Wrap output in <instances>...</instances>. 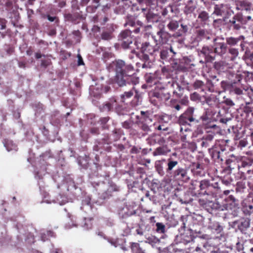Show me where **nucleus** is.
<instances>
[{"mask_svg":"<svg viewBox=\"0 0 253 253\" xmlns=\"http://www.w3.org/2000/svg\"><path fill=\"white\" fill-rule=\"evenodd\" d=\"M119 40L121 42V45L124 48L126 49L130 47V44H132L133 41L131 36L130 30L122 32L119 37Z\"/></svg>","mask_w":253,"mask_h":253,"instance_id":"1","label":"nucleus"},{"mask_svg":"<svg viewBox=\"0 0 253 253\" xmlns=\"http://www.w3.org/2000/svg\"><path fill=\"white\" fill-rule=\"evenodd\" d=\"M140 120L137 123L138 126L144 131L148 132L152 125V120L148 117H140Z\"/></svg>","mask_w":253,"mask_h":253,"instance_id":"2","label":"nucleus"},{"mask_svg":"<svg viewBox=\"0 0 253 253\" xmlns=\"http://www.w3.org/2000/svg\"><path fill=\"white\" fill-rule=\"evenodd\" d=\"M126 64L122 60H117L113 62L109 66V69L115 67L116 74L126 73L125 68Z\"/></svg>","mask_w":253,"mask_h":253,"instance_id":"3","label":"nucleus"},{"mask_svg":"<svg viewBox=\"0 0 253 253\" xmlns=\"http://www.w3.org/2000/svg\"><path fill=\"white\" fill-rule=\"evenodd\" d=\"M229 22L231 24V26L233 27V29L236 30H240L244 24L243 16L239 14L235 15Z\"/></svg>","mask_w":253,"mask_h":253,"instance_id":"4","label":"nucleus"},{"mask_svg":"<svg viewBox=\"0 0 253 253\" xmlns=\"http://www.w3.org/2000/svg\"><path fill=\"white\" fill-rule=\"evenodd\" d=\"M240 8L239 9L244 11V14H250V15H247L246 18L248 20H250L253 17V8L252 7L251 4L247 2H241L240 5Z\"/></svg>","mask_w":253,"mask_h":253,"instance_id":"5","label":"nucleus"},{"mask_svg":"<svg viewBox=\"0 0 253 253\" xmlns=\"http://www.w3.org/2000/svg\"><path fill=\"white\" fill-rule=\"evenodd\" d=\"M216 39L213 40L214 42V52L219 55H223L226 53L227 45L224 42H216Z\"/></svg>","mask_w":253,"mask_h":253,"instance_id":"6","label":"nucleus"},{"mask_svg":"<svg viewBox=\"0 0 253 253\" xmlns=\"http://www.w3.org/2000/svg\"><path fill=\"white\" fill-rule=\"evenodd\" d=\"M126 73L116 74L115 81L120 86H123L126 84L127 82Z\"/></svg>","mask_w":253,"mask_h":253,"instance_id":"7","label":"nucleus"},{"mask_svg":"<svg viewBox=\"0 0 253 253\" xmlns=\"http://www.w3.org/2000/svg\"><path fill=\"white\" fill-rule=\"evenodd\" d=\"M141 50L143 53L152 54L157 50V48L150 45L149 42H145L142 44Z\"/></svg>","mask_w":253,"mask_h":253,"instance_id":"8","label":"nucleus"},{"mask_svg":"<svg viewBox=\"0 0 253 253\" xmlns=\"http://www.w3.org/2000/svg\"><path fill=\"white\" fill-rule=\"evenodd\" d=\"M175 178L182 181L186 180L187 176L185 170L183 169H179L175 171Z\"/></svg>","mask_w":253,"mask_h":253,"instance_id":"9","label":"nucleus"},{"mask_svg":"<svg viewBox=\"0 0 253 253\" xmlns=\"http://www.w3.org/2000/svg\"><path fill=\"white\" fill-rule=\"evenodd\" d=\"M243 39V36H240L237 38L231 37L227 38L226 39V41L228 44L231 46H234L236 45L240 41Z\"/></svg>","mask_w":253,"mask_h":253,"instance_id":"10","label":"nucleus"},{"mask_svg":"<svg viewBox=\"0 0 253 253\" xmlns=\"http://www.w3.org/2000/svg\"><path fill=\"white\" fill-rule=\"evenodd\" d=\"M101 86L100 85L96 84V86L91 85L89 87L90 94L94 96H97L101 92Z\"/></svg>","mask_w":253,"mask_h":253,"instance_id":"11","label":"nucleus"},{"mask_svg":"<svg viewBox=\"0 0 253 253\" xmlns=\"http://www.w3.org/2000/svg\"><path fill=\"white\" fill-rule=\"evenodd\" d=\"M213 138V135L211 134H209L207 135L205 137H203L201 143L202 147L206 148L209 146L210 143L212 141Z\"/></svg>","mask_w":253,"mask_h":253,"instance_id":"12","label":"nucleus"},{"mask_svg":"<svg viewBox=\"0 0 253 253\" xmlns=\"http://www.w3.org/2000/svg\"><path fill=\"white\" fill-rule=\"evenodd\" d=\"M3 143L4 147L8 151H10L12 150H17L16 145L14 144L11 140H4Z\"/></svg>","mask_w":253,"mask_h":253,"instance_id":"13","label":"nucleus"},{"mask_svg":"<svg viewBox=\"0 0 253 253\" xmlns=\"http://www.w3.org/2000/svg\"><path fill=\"white\" fill-rule=\"evenodd\" d=\"M194 120L193 117L186 118L185 115H182L180 116L178 122L179 125H184L188 123V121L191 122Z\"/></svg>","mask_w":253,"mask_h":253,"instance_id":"14","label":"nucleus"},{"mask_svg":"<svg viewBox=\"0 0 253 253\" xmlns=\"http://www.w3.org/2000/svg\"><path fill=\"white\" fill-rule=\"evenodd\" d=\"M131 249L134 253H145V251L137 243H132Z\"/></svg>","mask_w":253,"mask_h":253,"instance_id":"15","label":"nucleus"},{"mask_svg":"<svg viewBox=\"0 0 253 253\" xmlns=\"http://www.w3.org/2000/svg\"><path fill=\"white\" fill-rule=\"evenodd\" d=\"M139 82L138 78L133 75H130L129 76H127V83L128 84H136Z\"/></svg>","mask_w":253,"mask_h":253,"instance_id":"16","label":"nucleus"},{"mask_svg":"<svg viewBox=\"0 0 253 253\" xmlns=\"http://www.w3.org/2000/svg\"><path fill=\"white\" fill-rule=\"evenodd\" d=\"M241 230L247 229L250 226V221L248 219H243L241 220L239 225Z\"/></svg>","mask_w":253,"mask_h":253,"instance_id":"17","label":"nucleus"},{"mask_svg":"<svg viewBox=\"0 0 253 253\" xmlns=\"http://www.w3.org/2000/svg\"><path fill=\"white\" fill-rule=\"evenodd\" d=\"M167 152L166 148L164 147L157 148L153 153L154 156L164 155Z\"/></svg>","mask_w":253,"mask_h":253,"instance_id":"18","label":"nucleus"},{"mask_svg":"<svg viewBox=\"0 0 253 253\" xmlns=\"http://www.w3.org/2000/svg\"><path fill=\"white\" fill-rule=\"evenodd\" d=\"M125 69L126 72L127 76H130V75L133 74V72H134V69L133 66L131 64L126 65Z\"/></svg>","mask_w":253,"mask_h":253,"instance_id":"19","label":"nucleus"},{"mask_svg":"<svg viewBox=\"0 0 253 253\" xmlns=\"http://www.w3.org/2000/svg\"><path fill=\"white\" fill-rule=\"evenodd\" d=\"M52 236L53 233L50 231H46V233L42 232L41 234V239L42 241L44 242L48 239V238H47V237H49Z\"/></svg>","mask_w":253,"mask_h":253,"instance_id":"20","label":"nucleus"},{"mask_svg":"<svg viewBox=\"0 0 253 253\" xmlns=\"http://www.w3.org/2000/svg\"><path fill=\"white\" fill-rule=\"evenodd\" d=\"M136 25L139 27H142L143 26V23L140 21H137L136 23L135 21L129 20L126 23V25H129L131 27H135Z\"/></svg>","mask_w":253,"mask_h":253,"instance_id":"21","label":"nucleus"},{"mask_svg":"<svg viewBox=\"0 0 253 253\" xmlns=\"http://www.w3.org/2000/svg\"><path fill=\"white\" fill-rule=\"evenodd\" d=\"M157 231L161 233H163L165 232V226L161 223H157Z\"/></svg>","mask_w":253,"mask_h":253,"instance_id":"22","label":"nucleus"},{"mask_svg":"<svg viewBox=\"0 0 253 253\" xmlns=\"http://www.w3.org/2000/svg\"><path fill=\"white\" fill-rule=\"evenodd\" d=\"M133 94V93L131 90L128 91V92H125L124 94H122L121 95L122 101L125 102L124 99L125 98H128L130 97L131 96H132Z\"/></svg>","mask_w":253,"mask_h":253,"instance_id":"23","label":"nucleus"},{"mask_svg":"<svg viewBox=\"0 0 253 253\" xmlns=\"http://www.w3.org/2000/svg\"><path fill=\"white\" fill-rule=\"evenodd\" d=\"M198 18L203 21H206L209 18L208 14L206 11H202L199 14Z\"/></svg>","mask_w":253,"mask_h":253,"instance_id":"24","label":"nucleus"},{"mask_svg":"<svg viewBox=\"0 0 253 253\" xmlns=\"http://www.w3.org/2000/svg\"><path fill=\"white\" fill-rule=\"evenodd\" d=\"M155 15L151 11H149L146 15V18L148 22H151Z\"/></svg>","mask_w":253,"mask_h":253,"instance_id":"25","label":"nucleus"},{"mask_svg":"<svg viewBox=\"0 0 253 253\" xmlns=\"http://www.w3.org/2000/svg\"><path fill=\"white\" fill-rule=\"evenodd\" d=\"M201 52L202 53L207 56L211 52V49H210L208 46H205L203 47Z\"/></svg>","mask_w":253,"mask_h":253,"instance_id":"26","label":"nucleus"},{"mask_svg":"<svg viewBox=\"0 0 253 253\" xmlns=\"http://www.w3.org/2000/svg\"><path fill=\"white\" fill-rule=\"evenodd\" d=\"M115 103H116L115 100L114 101V103H113L112 104H111L110 103H107L104 107V109H106L108 111H109L112 108H113L114 107L116 108V104H115Z\"/></svg>","mask_w":253,"mask_h":253,"instance_id":"27","label":"nucleus"},{"mask_svg":"<svg viewBox=\"0 0 253 253\" xmlns=\"http://www.w3.org/2000/svg\"><path fill=\"white\" fill-rule=\"evenodd\" d=\"M229 52L230 54L233 55L234 57H237L239 53L238 49L234 48H230L229 49Z\"/></svg>","mask_w":253,"mask_h":253,"instance_id":"28","label":"nucleus"},{"mask_svg":"<svg viewBox=\"0 0 253 253\" xmlns=\"http://www.w3.org/2000/svg\"><path fill=\"white\" fill-rule=\"evenodd\" d=\"M101 38L103 40H108L111 39V35L109 33L105 32L101 35Z\"/></svg>","mask_w":253,"mask_h":253,"instance_id":"29","label":"nucleus"},{"mask_svg":"<svg viewBox=\"0 0 253 253\" xmlns=\"http://www.w3.org/2000/svg\"><path fill=\"white\" fill-rule=\"evenodd\" d=\"M213 14H215L217 16H219V15H221V11L219 9V8L218 7V6L217 5H215L214 7V11Z\"/></svg>","mask_w":253,"mask_h":253,"instance_id":"30","label":"nucleus"},{"mask_svg":"<svg viewBox=\"0 0 253 253\" xmlns=\"http://www.w3.org/2000/svg\"><path fill=\"white\" fill-rule=\"evenodd\" d=\"M203 82L201 81H197L194 83V86L196 88H200L203 85Z\"/></svg>","mask_w":253,"mask_h":253,"instance_id":"31","label":"nucleus"},{"mask_svg":"<svg viewBox=\"0 0 253 253\" xmlns=\"http://www.w3.org/2000/svg\"><path fill=\"white\" fill-rule=\"evenodd\" d=\"M77 57H78V65H84L83 60L82 59L81 55L80 54H78Z\"/></svg>","mask_w":253,"mask_h":253,"instance_id":"32","label":"nucleus"},{"mask_svg":"<svg viewBox=\"0 0 253 253\" xmlns=\"http://www.w3.org/2000/svg\"><path fill=\"white\" fill-rule=\"evenodd\" d=\"M188 100L187 98H184L181 99V100L180 102V104L182 105L183 106L187 105L188 103Z\"/></svg>","mask_w":253,"mask_h":253,"instance_id":"33","label":"nucleus"},{"mask_svg":"<svg viewBox=\"0 0 253 253\" xmlns=\"http://www.w3.org/2000/svg\"><path fill=\"white\" fill-rule=\"evenodd\" d=\"M214 226H215V228H214V229L216 231L217 233L221 231V227L218 224V223H216Z\"/></svg>","mask_w":253,"mask_h":253,"instance_id":"34","label":"nucleus"},{"mask_svg":"<svg viewBox=\"0 0 253 253\" xmlns=\"http://www.w3.org/2000/svg\"><path fill=\"white\" fill-rule=\"evenodd\" d=\"M234 92L238 95H241L243 94V90L239 88L236 87L234 88Z\"/></svg>","mask_w":253,"mask_h":253,"instance_id":"35","label":"nucleus"},{"mask_svg":"<svg viewBox=\"0 0 253 253\" xmlns=\"http://www.w3.org/2000/svg\"><path fill=\"white\" fill-rule=\"evenodd\" d=\"M225 103L227 105H229V106H233L235 105L234 103L233 102V101L230 99H227L226 100H225Z\"/></svg>","mask_w":253,"mask_h":253,"instance_id":"36","label":"nucleus"},{"mask_svg":"<svg viewBox=\"0 0 253 253\" xmlns=\"http://www.w3.org/2000/svg\"><path fill=\"white\" fill-rule=\"evenodd\" d=\"M176 190L179 191L178 189H177ZM180 193L179 194H177L176 192V189H175V194H174L175 196L177 197L178 196H180L181 195L185 194V192L182 190L181 186L180 187Z\"/></svg>","mask_w":253,"mask_h":253,"instance_id":"37","label":"nucleus"},{"mask_svg":"<svg viewBox=\"0 0 253 253\" xmlns=\"http://www.w3.org/2000/svg\"><path fill=\"white\" fill-rule=\"evenodd\" d=\"M181 29H182V30L180 33L177 34L178 36L181 35L183 33H184L187 31L186 27H183L182 25H181V28L179 30H181Z\"/></svg>","mask_w":253,"mask_h":253,"instance_id":"38","label":"nucleus"},{"mask_svg":"<svg viewBox=\"0 0 253 253\" xmlns=\"http://www.w3.org/2000/svg\"><path fill=\"white\" fill-rule=\"evenodd\" d=\"M118 189L115 185H111L110 187L108 189V191L110 192L113 191H117Z\"/></svg>","mask_w":253,"mask_h":253,"instance_id":"39","label":"nucleus"},{"mask_svg":"<svg viewBox=\"0 0 253 253\" xmlns=\"http://www.w3.org/2000/svg\"><path fill=\"white\" fill-rule=\"evenodd\" d=\"M168 169L169 170H171L174 167V162L171 161L168 164Z\"/></svg>","mask_w":253,"mask_h":253,"instance_id":"40","label":"nucleus"},{"mask_svg":"<svg viewBox=\"0 0 253 253\" xmlns=\"http://www.w3.org/2000/svg\"><path fill=\"white\" fill-rule=\"evenodd\" d=\"M49 62L48 60H45V61L42 60V65L43 66H46L49 64Z\"/></svg>","mask_w":253,"mask_h":253,"instance_id":"41","label":"nucleus"},{"mask_svg":"<svg viewBox=\"0 0 253 253\" xmlns=\"http://www.w3.org/2000/svg\"><path fill=\"white\" fill-rule=\"evenodd\" d=\"M183 106L182 105H181L180 104H177L175 106V109H176L177 110H179L181 109H182L183 108Z\"/></svg>","mask_w":253,"mask_h":253,"instance_id":"42","label":"nucleus"},{"mask_svg":"<svg viewBox=\"0 0 253 253\" xmlns=\"http://www.w3.org/2000/svg\"><path fill=\"white\" fill-rule=\"evenodd\" d=\"M143 59L147 61V60H149V56L148 55V53H143Z\"/></svg>","mask_w":253,"mask_h":253,"instance_id":"43","label":"nucleus"},{"mask_svg":"<svg viewBox=\"0 0 253 253\" xmlns=\"http://www.w3.org/2000/svg\"><path fill=\"white\" fill-rule=\"evenodd\" d=\"M47 19L49 21H51V22H53L54 21V20H55V17H52V16H50L49 15H48L47 16Z\"/></svg>","mask_w":253,"mask_h":253,"instance_id":"44","label":"nucleus"},{"mask_svg":"<svg viewBox=\"0 0 253 253\" xmlns=\"http://www.w3.org/2000/svg\"><path fill=\"white\" fill-rule=\"evenodd\" d=\"M140 27L136 28L133 31L135 33H138L140 32Z\"/></svg>","mask_w":253,"mask_h":253,"instance_id":"45","label":"nucleus"},{"mask_svg":"<svg viewBox=\"0 0 253 253\" xmlns=\"http://www.w3.org/2000/svg\"><path fill=\"white\" fill-rule=\"evenodd\" d=\"M93 2L96 4L94 6L97 8L99 6V0H93Z\"/></svg>","mask_w":253,"mask_h":253,"instance_id":"46","label":"nucleus"},{"mask_svg":"<svg viewBox=\"0 0 253 253\" xmlns=\"http://www.w3.org/2000/svg\"><path fill=\"white\" fill-rule=\"evenodd\" d=\"M89 1V0H82V2L83 4L85 5L88 3Z\"/></svg>","mask_w":253,"mask_h":253,"instance_id":"47","label":"nucleus"},{"mask_svg":"<svg viewBox=\"0 0 253 253\" xmlns=\"http://www.w3.org/2000/svg\"><path fill=\"white\" fill-rule=\"evenodd\" d=\"M157 35L158 36H159L160 38H162L163 32L162 31H159L157 32Z\"/></svg>","mask_w":253,"mask_h":253,"instance_id":"48","label":"nucleus"},{"mask_svg":"<svg viewBox=\"0 0 253 253\" xmlns=\"http://www.w3.org/2000/svg\"><path fill=\"white\" fill-rule=\"evenodd\" d=\"M42 56V55H41V53H37L36 54V57L37 58V59H39L40 58H41Z\"/></svg>","mask_w":253,"mask_h":253,"instance_id":"49","label":"nucleus"},{"mask_svg":"<svg viewBox=\"0 0 253 253\" xmlns=\"http://www.w3.org/2000/svg\"><path fill=\"white\" fill-rule=\"evenodd\" d=\"M177 200H179L181 203H186V201L184 200L183 201L181 198H178Z\"/></svg>","mask_w":253,"mask_h":253,"instance_id":"50","label":"nucleus"},{"mask_svg":"<svg viewBox=\"0 0 253 253\" xmlns=\"http://www.w3.org/2000/svg\"><path fill=\"white\" fill-rule=\"evenodd\" d=\"M188 111L189 112V113L192 114L194 112V108H190L188 109Z\"/></svg>","mask_w":253,"mask_h":253,"instance_id":"51","label":"nucleus"},{"mask_svg":"<svg viewBox=\"0 0 253 253\" xmlns=\"http://www.w3.org/2000/svg\"><path fill=\"white\" fill-rule=\"evenodd\" d=\"M207 181H202L201 182V187H202L204 184H207Z\"/></svg>","mask_w":253,"mask_h":253,"instance_id":"52","label":"nucleus"},{"mask_svg":"<svg viewBox=\"0 0 253 253\" xmlns=\"http://www.w3.org/2000/svg\"><path fill=\"white\" fill-rule=\"evenodd\" d=\"M5 28V25L3 24H2L1 25H0V30H3Z\"/></svg>","mask_w":253,"mask_h":253,"instance_id":"53","label":"nucleus"},{"mask_svg":"<svg viewBox=\"0 0 253 253\" xmlns=\"http://www.w3.org/2000/svg\"><path fill=\"white\" fill-rule=\"evenodd\" d=\"M161 55L162 56H166V51H163L161 52Z\"/></svg>","mask_w":253,"mask_h":253,"instance_id":"54","label":"nucleus"},{"mask_svg":"<svg viewBox=\"0 0 253 253\" xmlns=\"http://www.w3.org/2000/svg\"><path fill=\"white\" fill-rule=\"evenodd\" d=\"M140 113H141V115L142 116V117H146L145 115V114H146V112H144V111H141L140 112Z\"/></svg>","mask_w":253,"mask_h":253,"instance_id":"55","label":"nucleus"},{"mask_svg":"<svg viewBox=\"0 0 253 253\" xmlns=\"http://www.w3.org/2000/svg\"><path fill=\"white\" fill-rule=\"evenodd\" d=\"M168 26L169 28V29H173V24L170 23Z\"/></svg>","mask_w":253,"mask_h":253,"instance_id":"56","label":"nucleus"},{"mask_svg":"<svg viewBox=\"0 0 253 253\" xmlns=\"http://www.w3.org/2000/svg\"><path fill=\"white\" fill-rule=\"evenodd\" d=\"M170 52H171V53H174V50H173V49L172 47H171V46H170Z\"/></svg>","mask_w":253,"mask_h":253,"instance_id":"57","label":"nucleus"},{"mask_svg":"<svg viewBox=\"0 0 253 253\" xmlns=\"http://www.w3.org/2000/svg\"><path fill=\"white\" fill-rule=\"evenodd\" d=\"M162 129V126H158V130H161Z\"/></svg>","mask_w":253,"mask_h":253,"instance_id":"58","label":"nucleus"},{"mask_svg":"<svg viewBox=\"0 0 253 253\" xmlns=\"http://www.w3.org/2000/svg\"><path fill=\"white\" fill-rule=\"evenodd\" d=\"M249 209H251H251H252L253 208V206H251V205L249 206Z\"/></svg>","mask_w":253,"mask_h":253,"instance_id":"59","label":"nucleus"},{"mask_svg":"<svg viewBox=\"0 0 253 253\" xmlns=\"http://www.w3.org/2000/svg\"><path fill=\"white\" fill-rule=\"evenodd\" d=\"M65 2H63L61 3V4H62V6H63L64 5H65Z\"/></svg>","mask_w":253,"mask_h":253,"instance_id":"60","label":"nucleus"},{"mask_svg":"<svg viewBox=\"0 0 253 253\" xmlns=\"http://www.w3.org/2000/svg\"><path fill=\"white\" fill-rule=\"evenodd\" d=\"M22 65H23V63H19V66L20 67H22Z\"/></svg>","mask_w":253,"mask_h":253,"instance_id":"61","label":"nucleus"},{"mask_svg":"<svg viewBox=\"0 0 253 253\" xmlns=\"http://www.w3.org/2000/svg\"><path fill=\"white\" fill-rule=\"evenodd\" d=\"M174 27H175V30L176 29V28H177V27H178V26H177L176 25V24H175V23Z\"/></svg>","mask_w":253,"mask_h":253,"instance_id":"62","label":"nucleus"},{"mask_svg":"<svg viewBox=\"0 0 253 253\" xmlns=\"http://www.w3.org/2000/svg\"><path fill=\"white\" fill-rule=\"evenodd\" d=\"M250 251L251 252H253V248H252L251 249H250Z\"/></svg>","mask_w":253,"mask_h":253,"instance_id":"63","label":"nucleus"},{"mask_svg":"<svg viewBox=\"0 0 253 253\" xmlns=\"http://www.w3.org/2000/svg\"><path fill=\"white\" fill-rule=\"evenodd\" d=\"M142 10L143 11H146V9L145 8H142Z\"/></svg>","mask_w":253,"mask_h":253,"instance_id":"64","label":"nucleus"}]
</instances>
